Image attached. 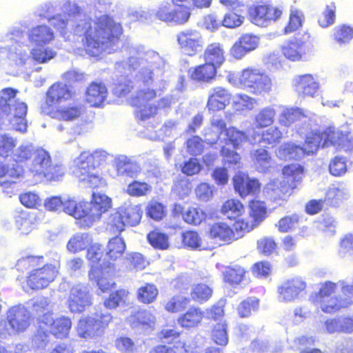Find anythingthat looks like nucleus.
I'll return each mask as SVG.
<instances>
[{"instance_id": "1", "label": "nucleus", "mask_w": 353, "mask_h": 353, "mask_svg": "<svg viewBox=\"0 0 353 353\" xmlns=\"http://www.w3.org/2000/svg\"><path fill=\"white\" fill-rule=\"evenodd\" d=\"M163 61L157 52L134 48L130 50L128 61L117 63V69L121 66H126L128 70L139 68L136 74L137 81L145 85H153L152 89L148 88L139 90L135 96L132 95L129 99V103L137 107L136 116L140 121H145L157 114V107L149 101L156 96L154 88L162 90L165 88V82L159 79L163 72Z\"/></svg>"}, {"instance_id": "2", "label": "nucleus", "mask_w": 353, "mask_h": 353, "mask_svg": "<svg viewBox=\"0 0 353 353\" xmlns=\"http://www.w3.org/2000/svg\"><path fill=\"white\" fill-rule=\"evenodd\" d=\"M62 10L69 16H73L74 33L83 36L82 39L86 52L92 57H98L102 52L111 53L115 50L122 33L121 26L111 18L102 15L92 20L91 17L83 12L74 3L65 1Z\"/></svg>"}, {"instance_id": "3", "label": "nucleus", "mask_w": 353, "mask_h": 353, "mask_svg": "<svg viewBox=\"0 0 353 353\" xmlns=\"http://www.w3.org/2000/svg\"><path fill=\"white\" fill-rule=\"evenodd\" d=\"M37 148L32 143H22L12 152V157L14 162L0 161V177L9 179L1 183L6 196L11 197L14 194L17 180L23 175V169L17 163L30 160L34 156Z\"/></svg>"}, {"instance_id": "4", "label": "nucleus", "mask_w": 353, "mask_h": 353, "mask_svg": "<svg viewBox=\"0 0 353 353\" xmlns=\"http://www.w3.org/2000/svg\"><path fill=\"white\" fill-rule=\"evenodd\" d=\"M18 90L7 88L0 91V114L8 122V130L25 133L28 128L27 104L16 98Z\"/></svg>"}, {"instance_id": "5", "label": "nucleus", "mask_w": 353, "mask_h": 353, "mask_svg": "<svg viewBox=\"0 0 353 353\" xmlns=\"http://www.w3.org/2000/svg\"><path fill=\"white\" fill-rule=\"evenodd\" d=\"M73 173L84 186L99 188L106 185L105 180L87 155V151L81 152L74 159Z\"/></svg>"}, {"instance_id": "6", "label": "nucleus", "mask_w": 353, "mask_h": 353, "mask_svg": "<svg viewBox=\"0 0 353 353\" xmlns=\"http://www.w3.org/2000/svg\"><path fill=\"white\" fill-rule=\"evenodd\" d=\"M6 321L0 322V335L23 332L30 325V313L22 305L10 307L6 313Z\"/></svg>"}, {"instance_id": "7", "label": "nucleus", "mask_w": 353, "mask_h": 353, "mask_svg": "<svg viewBox=\"0 0 353 353\" xmlns=\"http://www.w3.org/2000/svg\"><path fill=\"white\" fill-rule=\"evenodd\" d=\"M313 142L318 139L317 150L320 145L323 148L333 145L337 148H342L345 150H353V138L347 132H343L336 128L330 127L322 132L315 130L310 132Z\"/></svg>"}, {"instance_id": "8", "label": "nucleus", "mask_w": 353, "mask_h": 353, "mask_svg": "<svg viewBox=\"0 0 353 353\" xmlns=\"http://www.w3.org/2000/svg\"><path fill=\"white\" fill-rule=\"evenodd\" d=\"M112 320V316L109 312L101 313L100 315H97L95 318L83 317L79 321L76 327L77 334L85 339L101 336Z\"/></svg>"}, {"instance_id": "9", "label": "nucleus", "mask_w": 353, "mask_h": 353, "mask_svg": "<svg viewBox=\"0 0 353 353\" xmlns=\"http://www.w3.org/2000/svg\"><path fill=\"white\" fill-rule=\"evenodd\" d=\"M316 141H318V139ZM317 143L318 141L313 142L309 132L306 134L304 146H301L293 142L285 143L279 148L276 155L279 158L284 160H300L305 156L316 153L317 152Z\"/></svg>"}, {"instance_id": "10", "label": "nucleus", "mask_w": 353, "mask_h": 353, "mask_svg": "<svg viewBox=\"0 0 353 353\" xmlns=\"http://www.w3.org/2000/svg\"><path fill=\"white\" fill-rule=\"evenodd\" d=\"M307 117L304 114L303 110L294 107H281L278 121L280 125L285 127H290L295 124L297 132L300 134H306L310 129L307 123Z\"/></svg>"}, {"instance_id": "11", "label": "nucleus", "mask_w": 353, "mask_h": 353, "mask_svg": "<svg viewBox=\"0 0 353 353\" xmlns=\"http://www.w3.org/2000/svg\"><path fill=\"white\" fill-rule=\"evenodd\" d=\"M43 112L52 119L65 122H74L79 120L85 113L82 103L73 101L57 108H43Z\"/></svg>"}, {"instance_id": "12", "label": "nucleus", "mask_w": 353, "mask_h": 353, "mask_svg": "<svg viewBox=\"0 0 353 353\" xmlns=\"http://www.w3.org/2000/svg\"><path fill=\"white\" fill-rule=\"evenodd\" d=\"M58 272L59 267L52 264L34 269L29 273L27 284L32 290L43 289L55 279Z\"/></svg>"}, {"instance_id": "13", "label": "nucleus", "mask_w": 353, "mask_h": 353, "mask_svg": "<svg viewBox=\"0 0 353 353\" xmlns=\"http://www.w3.org/2000/svg\"><path fill=\"white\" fill-rule=\"evenodd\" d=\"M176 39L181 52L193 56L203 50L204 41L200 32L187 29L177 34Z\"/></svg>"}, {"instance_id": "14", "label": "nucleus", "mask_w": 353, "mask_h": 353, "mask_svg": "<svg viewBox=\"0 0 353 353\" xmlns=\"http://www.w3.org/2000/svg\"><path fill=\"white\" fill-rule=\"evenodd\" d=\"M40 323L46 326L51 334L60 339L67 338L72 327V321L69 317L60 316L54 319L52 313H46L41 316Z\"/></svg>"}, {"instance_id": "15", "label": "nucleus", "mask_w": 353, "mask_h": 353, "mask_svg": "<svg viewBox=\"0 0 353 353\" xmlns=\"http://www.w3.org/2000/svg\"><path fill=\"white\" fill-rule=\"evenodd\" d=\"M251 21L256 26L267 27L281 16L282 11L270 5H259L249 10Z\"/></svg>"}, {"instance_id": "16", "label": "nucleus", "mask_w": 353, "mask_h": 353, "mask_svg": "<svg viewBox=\"0 0 353 353\" xmlns=\"http://www.w3.org/2000/svg\"><path fill=\"white\" fill-rule=\"evenodd\" d=\"M91 304V295L85 285L78 284L70 290L68 306L72 312H81Z\"/></svg>"}, {"instance_id": "17", "label": "nucleus", "mask_w": 353, "mask_h": 353, "mask_svg": "<svg viewBox=\"0 0 353 353\" xmlns=\"http://www.w3.org/2000/svg\"><path fill=\"white\" fill-rule=\"evenodd\" d=\"M74 95L73 92L66 84L57 83L53 84L46 94V103L43 108H57L58 104L72 99Z\"/></svg>"}, {"instance_id": "18", "label": "nucleus", "mask_w": 353, "mask_h": 353, "mask_svg": "<svg viewBox=\"0 0 353 353\" xmlns=\"http://www.w3.org/2000/svg\"><path fill=\"white\" fill-rule=\"evenodd\" d=\"M293 86L299 95L311 97L316 96L320 88L317 77L310 74L296 77L293 79Z\"/></svg>"}, {"instance_id": "19", "label": "nucleus", "mask_w": 353, "mask_h": 353, "mask_svg": "<svg viewBox=\"0 0 353 353\" xmlns=\"http://www.w3.org/2000/svg\"><path fill=\"white\" fill-rule=\"evenodd\" d=\"M305 287V282L299 277L293 278L285 281L278 288L279 301L281 302L294 301Z\"/></svg>"}, {"instance_id": "20", "label": "nucleus", "mask_w": 353, "mask_h": 353, "mask_svg": "<svg viewBox=\"0 0 353 353\" xmlns=\"http://www.w3.org/2000/svg\"><path fill=\"white\" fill-rule=\"evenodd\" d=\"M88 206V202L77 203L73 198L68 197V201L64 203V212L77 219H83L84 225L90 227L94 221L89 219L90 208Z\"/></svg>"}, {"instance_id": "21", "label": "nucleus", "mask_w": 353, "mask_h": 353, "mask_svg": "<svg viewBox=\"0 0 353 353\" xmlns=\"http://www.w3.org/2000/svg\"><path fill=\"white\" fill-rule=\"evenodd\" d=\"M234 188L241 197L254 195L259 191L260 184L254 179H250L246 174L239 172L233 179Z\"/></svg>"}, {"instance_id": "22", "label": "nucleus", "mask_w": 353, "mask_h": 353, "mask_svg": "<svg viewBox=\"0 0 353 353\" xmlns=\"http://www.w3.org/2000/svg\"><path fill=\"white\" fill-rule=\"evenodd\" d=\"M88 204L90 208L89 219L95 222L112 207V199L104 194L93 192L92 200Z\"/></svg>"}, {"instance_id": "23", "label": "nucleus", "mask_w": 353, "mask_h": 353, "mask_svg": "<svg viewBox=\"0 0 353 353\" xmlns=\"http://www.w3.org/2000/svg\"><path fill=\"white\" fill-rule=\"evenodd\" d=\"M231 100V94L222 87H216L210 90L207 108L209 111H219L224 109Z\"/></svg>"}, {"instance_id": "24", "label": "nucleus", "mask_w": 353, "mask_h": 353, "mask_svg": "<svg viewBox=\"0 0 353 353\" xmlns=\"http://www.w3.org/2000/svg\"><path fill=\"white\" fill-rule=\"evenodd\" d=\"M113 268L108 265H100V268H92L89 272V279L97 282L99 288L105 292L113 288L114 283L110 279Z\"/></svg>"}, {"instance_id": "25", "label": "nucleus", "mask_w": 353, "mask_h": 353, "mask_svg": "<svg viewBox=\"0 0 353 353\" xmlns=\"http://www.w3.org/2000/svg\"><path fill=\"white\" fill-rule=\"evenodd\" d=\"M33 157L28 169L34 176L43 178L52 163L50 155L46 150L38 148Z\"/></svg>"}, {"instance_id": "26", "label": "nucleus", "mask_w": 353, "mask_h": 353, "mask_svg": "<svg viewBox=\"0 0 353 353\" xmlns=\"http://www.w3.org/2000/svg\"><path fill=\"white\" fill-rule=\"evenodd\" d=\"M209 237L219 243H230L236 240L233 230L225 223H216L209 228Z\"/></svg>"}, {"instance_id": "27", "label": "nucleus", "mask_w": 353, "mask_h": 353, "mask_svg": "<svg viewBox=\"0 0 353 353\" xmlns=\"http://www.w3.org/2000/svg\"><path fill=\"white\" fill-rule=\"evenodd\" d=\"M127 321L132 328L152 329L155 325L156 317L150 311L139 310L132 312Z\"/></svg>"}, {"instance_id": "28", "label": "nucleus", "mask_w": 353, "mask_h": 353, "mask_svg": "<svg viewBox=\"0 0 353 353\" xmlns=\"http://www.w3.org/2000/svg\"><path fill=\"white\" fill-rule=\"evenodd\" d=\"M259 70L258 68H248L243 70L239 74L230 72L227 78L233 85L249 90L256 79Z\"/></svg>"}, {"instance_id": "29", "label": "nucleus", "mask_w": 353, "mask_h": 353, "mask_svg": "<svg viewBox=\"0 0 353 353\" xmlns=\"http://www.w3.org/2000/svg\"><path fill=\"white\" fill-rule=\"evenodd\" d=\"M30 42L37 46H45L49 44L54 39L52 30L44 25L37 26L32 28L28 33Z\"/></svg>"}, {"instance_id": "30", "label": "nucleus", "mask_w": 353, "mask_h": 353, "mask_svg": "<svg viewBox=\"0 0 353 353\" xmlns=\"http://www.w3.org/2000/svg\"><path fill=\"white\" fill-rule=\"evenodd\" d=\"M115 166L118 175L135 178L141 172L140 165L125 155H120L115 159Z\"/></svg>"}, {"instance_id": "31", "label": "nucleus", "mask_w": 353, "mask_h": 353, "mask_svg": "<svg viewBox=\"0 0 353 353\" xmlns=\"http://www.w3.org/2000/svg\"><path fill=\"white\" fill-rule=\"evenodd\" d=\"M210 124V127L204 130V137L208 144H213L220 139L223 132L226 133L228 128L225 121L219 116H213Z\"/></svg>"}, {"instance_id": "32", "label": "nucleus", "mask_w": 353, "mask_h": 353, "mask_svg": "<svg viewBox=\"0 0 353 353\" xmlns=\"http://www.w3.org/2000/svg\"><path fill=\"white\" fill-rule=\"evenodd\" d=\"M108 90L103 83H92L87 88L85 101L92 106L99 107L106 99Z\"/></svg>"}, {"instance_id": "33", "label": "nucleus", "mask_w": 353, "mask_h": 353, "mask_svg": "<svg viewBox=\"0 0 353 353\" xmlns=\"http://www.w3.org/2000/svg\"><path fill=\"white\" fill-rule=\"evenodd\" d=\"M204 312L199 307H192L177 319L178 324L185 329L196 327L203 320Z\"/></svg>"}, {"instance_id": "34", "label": "nucleus", "mask_w": 353, "mask_h": 353, "mask_svg": "<svg viewBox=\"0 0 353 353\" xmlns=\"http://www.w3.org/2000/svg\"><path fill=\"white\" fill-rule=\"evenodd\" d=\"M321 310L326 313H332L339 310L341 307H346L352 303L350 299H337L336 296L327 297V299H319L315 302Z\"/></svg>"}, {"instance_id": "35", "label": "nucleus", "mask_w": 353, "mask_h": 353, "mask_svg": "<svg viewBox=\"0 0 353 353\" xmlns=\"http://www.w3.org/2000/svg\"><path fill=\"white\" fill-rule=\"evenodd\" d=\"M92 242V236L88 233H77L68 241L66 248L72 253H77L87 248Z\"/></svg>"}, {"instance_id": "36", "label": "nucleus", "mask_w": 353, "mask_h": 353, "mask_svg": "<svg viewBox=\"0 0 353 353\" xmlns=\"http://www.w3.org/2000/svg\"><path fill=\"white\" fill-rule=\"evenodd\" d=\"M272 83L271 79L262 70H259L254 83L249 90L256 94H263L272 90Z\"/></svg>"}, {"instance_id": "37", "label": "nucleus", "mask_w": 353, "mask_h": 353, "mask_svg": "<svg viewBox=\"0 0 353 353\" xmlns=\"http://www.w3.org/2000/svg\"><path fill=\"white\" fill-rule=\"evenodd\" d=\"M276 110L274 105H268L261 109L255 115L254 124L257 128L270 126L274 122Z\"/></svg>"}, {"instance_id": "38", "label": "nucleus", "mask_w": 353, "mask_h": 353, "mask_svg": "<svg viewBox=\"0 0 353 353\" xmlns=\"http://www.w3.org/2000/svg\"><path fill=\"white\" fill-rule=\"evenodd\" d=\"M204 56L206 63L214 65L216 68L225 60L223 46L219 43L209 45L205 49Z\"/></svg>"}, {"instance_id": "39", "label": "nucleus", "mask_w": 353, "mask_h": 353, "mask_svg": "<svg viewBox=\"0 0 353 353\" xmlns=\"http://www.w3.org/2000/svg\"><path fill=\"white\" fill-rule=\"evenodd\" d=\"M120 208L127 225L134 226L139 223L143 214L141 205L125 203Z\"/></svg>"}, {"instance_id": "40", "label": "nucleus", "mask_w": 353, "mask_h": 353, "mask_svg": "<svg viewBox=\"0 0 353 353\" xmlns=\"http://www.w3.org/2000/svg\"><path fill=\"white\" fill-rule=\"evenodd\" d=\"M283 175L289 187L294 189L296 187V183L301 181L303 178V168L299 164L289 165L283 168Z\"/></svg>"}, {"instance_id": "41", "label": "nucleus", "mask_w": 353, "mask_h": 353, "mask_svg": "<svg viewBox=\"0 0 353 353\" xmlns=\"http://www.w3.org/2000/svg\"><path fill=\"white\" fill-rule=\"evenodd\" d=\"M191 78L198 81H208L216 74V68L212 64L205 63L190 70Z\"/></svg>"}, {"instance_id": "42", "label": "nucleus", "mask_w": 353, "mask_h": 353, "mask_svg": "<svg viewBox=\"0 0 353 353\" xmlns=\"http://www.w3.org/2000/svg\"><path fill=\"white\" fill-rule=\"evenodd\" d=\"M128 303L129 292L125 289H120L111 293L103 301L104 306L110 310L127 305Z\"/></svg>"}, {"instance_id": "43", "label": "nucleus", "mask_w": 353, "mask_h": 353, "mask_svg": "<svg viewBox=\"0 0 353 353\" xmlns=\"http://www.w3.org/2000/svg\"><path fill=\"white\" fill-rule=\"evenodd\" d=\"M125 250V243L120 236L112 238L106 247V256L112 261H116L121 257Z\"/></svg>"}, {"instance_id": "44", "label": "nucleus", "mask_w": 353, "mask_h": 353, "mask_svg": "<svg viewBox=\"0 0 353 353\" xmlns=\"http://www.w3.org/2000/svg\"><path fill=\"white\" fill-rule=\"evenodd\" d=\"M252 155L255 167L260 172L267 171L273 165L271 157L265 149L259 148L256 150Z\"/></svg>"}, {"instance_id": "45", "label": "nucleus", "mask_w": 353, "mask_h": 353, "mask_svg": "<svg viewBox=\"0 0 353 353\" xmlns=\"http://www.w3.org/2000/svg\"><path fill=\"white\" fill-rule=\"evenodd\" d=\"M282 53L290 61H300L304 54L303 45L297 41L287 42L282 46Z\"/></svg>"}, {"instance_id": "46", "label": "nucleus", "mask_w": 353, "mask_h": 353, "mask_svg": "<svg viewBox=\"0 0 353 353\" xmlns=\"http://www.w3.org/2000/svg\"><path fill=\"white\" fill-rule=\"evenodd\" d=\"M30 54L34 61L39 63H46L53 59L57 53L50 48L36 45L35 47L31 49Z\"/></svg>"}, {"instance_id": "47", "label": "nucleus", "mask_w": 353, "mask_h": 353, "mask_svg": "<svg viewBox=\"0 0 353 353\" xmlns=\"http://www.w3.org/2000/svg\"><path fill=\"white\" fill-rule=\"evenodd\" d=\"M173 12L170 22L182 25L185 23L191 14L190 7L184 3L173 4Z\"/></svg>"}, {"instance_id": "48", "label": "nucleus", "mask_w": 353, "mask_h": 353, "mask_svg": "<svg viewBox=\"0 0 353 353\" xmlns=\"http://www.w3.org/2000/svg\"><path fill=\"white\" fill-rule=\"evenodd\" d=\"M17 145V139L8 132H0V157H9Z\"/></svg>"}, {"instance_id": "49", "label": "nucleus", "mask_w": 353, "mask_h": 353, "mask_svg": "<svg viewBox=\"0 0 353 353\" xmlns=\"http://www.w3.org/2000/svg\"><path fill=\"white\" fill-rule=\"evenodd\" d=\"M347 191L343 188L332 185L326 192L325 200L332 205H338L343 200L348 198Z\"/></svg>"}, {"instance_id": "50", "label": "nucleus", "mask_w": 353, "mask_h": 353, "mask_svg": "<svg viewBox=\"0 0 353 353\" xmlns=\"http://www.w3.org/2000/svg\"><path fill=\"white\" fill-rule=\"evenodd\" d=\"M212 294V289L205 283H197L192 286L190 296L194 301H207Z\"/></svg>"}, {"instance_id": "51", "label": "nucleus", "mask_w": 353, "mask_h": 353, "mask_svg": "<svg viewBox=\"0 0 353 353\" xmlns=\"http://www.w3.org/2000/svg\"><path fill=\"white\" fill-rule=\"evenodd\" d=\"M243 210L244 208L242 203L236 199L228 200L221 208L222 214L230 219L239 216Z\"/></svg>"}, {"instance_id": "52", "label": "nucleus", "mask_w": 353, "mask_h": 353, "mask_svg": "<svg viewBox=\"0 0 353 353\" xmlns=\"http://www.w3.org/2000/svg\"><path fill=\"white\" fill-rule=\"evenodd\" d=\"M225 136L228 143L236 149L239 148L248 139V135L244 132L234 127L228 128Z\"/></svg>"}, {"instance_id": "53", "label": "nucleus", "mask_w": 353, "mask_h": 353, "mask_svg": "<svg viewBox=\"0 0 353 353\" xmlns=\"http://www.w3.org/2000/svg\"><path fill=\"white\" fill-rule=\"evenodd\" d=\"M250 219H252L257 225L262 221L266 214V205L264 202L253 200L250 203Z\"/></svg>"}, {"instance_id": "54", "label": "nucleus", "mask_w": 353, "mask_h": 353, "mask_svg": "<svg viewBox=\"0 0 353 353\" xmlns=\"http://www.w3.org/2000/svg\"><path fill=\"white\" fill-rule=\"evenodd\" d=\"M256 105V101L247 94H238L233 99V107L236 111L252 110Z\"/></svg>"}, {"instance_id": "55", "label": "nucleus", "mask_w": 353, "mask_h": 353, "mask_svg": "<svg viewBox=\"0 0 353 353\" xmlns=\"http://www.w3.org/2000/svg\"><path fill=\"white\" fill-rule=\"evenodd\" d=\"M338 255L343 259H353V233H348L340 239Z\"/></svg>"}, {"instance_id": "56", "label": "nucleus", "mask_w": 353, "mask_h": 353, "mask_svg": "<svg viewBox=\"0 0 353 353\" xmlns=\"http://www.w3.org/2000/svg\"><path fill=\"white\" fill-rule=\"evenodd\" d=\"M115 346L122 353H137L141 345L136 344L130 338L121 336L116 339Z\"/></svg>"}, {"instance_id": "57", "label": "nucleus", "mask_w": 353, "mask_h": 353, "mask_svg": "<svg viewBox=\"0 0 353 353\" xmlns=\"http://www.w3.org/2000/svg\"><path fill=\"white\" fill-rule=\"evenodd\" d=\"M134 88L132 82L126 77L121 78L114 83L112 93L114 96L123 98L131 92Z\"/></svg>"}, {"instance_id": "58", "label": "nucleus", "mask_w": 353, "mask_h": 353, "mask_svg": "<svg viewBox=\"0 0 353 353\" xmlns=\"http://www.w3.org/2000/svg\"><path fill=\"white\" fill-rule=\"evenodd\" d=\"M212 339L219 345H225L228 343V336L225 321L216 324L212 331Z\"/></svg>"}, {"instance_id": "59", "label": "nucleus", "mask_w": 353, "mask_h": 353, "mask_svg": "<svg viewBox=\"0 0 353 353\" xmlns=\"http://www.w3.org/2000/svg\"><path fill=\"white\" fill-rule=\"evenodd\" d=\"M102 256L103 251L100 244L94 243L88 248L87 251V259L90 262L91 270L92 268H100V265L103 266L105 265V263H100Z\"/></svg>"}, {"instance_id": "60", "label": "nucleus", "mask_w": 353, "mask_h": 353, "mask_svg": "<svg viewBox=\"0 0 353 353\" xmlns=\"http://www.w3.org/2000/svg\"><path fill=\"white\" fill-rule=\"evenodd\" d=\"M183 219L189 224L199 225L205 219V214L199 208H190L183 213Z\"/></svg>"}, {"instance_id": "61", "label": "nucleus", "mask_w": 353, "mask_h": 353, "mask_svg": "<svg viewBox=\"0 0 353 353\" xmlns=\"http://www.w3.org/2000/svg\"><path fill=\"white\" fill-rule=\"evenodd\" d=\"M158 294V290L152 284H146L138 290V299L142 303H150L153 302Z\"/></svg>"}, {"instance_id": "62", "label": "nucleus", "mask_w": 353, "mask_h": 353, "mask_svg": "<svg viewBox=\"0 0 353 353\" xmlns=\"http://www.w3.org/2000/svg\"><path fill=\"white\" fill-rule=\"evenodd\" d=\"M304 21V15L302 11L292 8L288 25L285 28V33L288 34L298 30L302 26Z\"/></svg>"}, {"instance_id": "63", "label": "nucleus", "mask_w": 353, "mask_h": 353, "mask_svg": "<svg viewBox=\"0 0 353 353\" xmlns=\"http://www.w3.org/2000/svg\"><path fill=\"white\" fill-rule=\"evenodd\" d=\"M282 137V132L278 127H270L262 133L259 142L264 145H274Z\"/></svg>"}, {"instance_id": "64", "label": "nucleus", "mask_w": 353, "mask_h": 353, "mask_svg": "<svg viewBox=\"0 0 353 353\" xmlns=\"http://www.w3.org/2000/svg\"><path fill=\"white\" fill-rule=\"evenodd\" d=\"M150 243L155 248L165 250L169 246L168 237L166 234L158 231H153L148 234Z\"/></svg>"}]
</instances>
